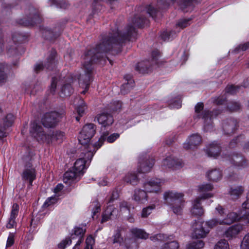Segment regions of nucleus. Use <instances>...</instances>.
Wrapping results in <instances>:
<instances>
[{
	"mask_svg": "<svg viewBox=\"0 0 249 249\" xmlns=\"http://www.w3.org/2000/svg\"><path fill=\"white\" fill-rule=\"evenodd\" d=\"M96 132V125L93 124H85L79 133L78 140L83 145L89 144L91 139L93 137Z\"/></svg>",
	"mask_w": 249,
	"mask_h": 249,
	"instance_id": "7",
	"label": "nucleus"
},
{
	"mask_svg": "<svg viewBox=\"0 0 249 249\" xmlns=\"http://www.w3.org/2000/svg\"><path fill=\"white\" fill-rule=\"evenodd\" d=\"M191 20V19L190 18L180 19L176 24V27H178L180 29L185 28L190 24Z\"/></svg>",
	"mask_w": 249,
	"mask_h": 249,
	"instance_id": "45",
	"label": "nucleus"
},
{
	"mask_svg": "<svg viewBox=\"0 0 249 249\" xmlns=\"http://www.w3.org/2000/svg\"><path fill=\"white\" fill-rule=\"evenodd\" d=\"M65 139V133L60 131H50L47 133V138L46 142L47 143H53L56 142L61 143Z\"/></svg>",
	"mask_w": 249,
	"mask_h": 249,
	"instance_id": "19",
	"label": "nucleus"
},
{
	"mask_svg": "<svg viewBox=\"0 0 249 249\" xmlns=\"http://www.w3.org/2000/svg\"><path fill=\"white\" fill-rule=\"evenodd\" d=\"M125 244L127 249H137L138 248V244L134 239L125 240Z\"/></svg>",
	"mask_w": 249,
	"mask_h": 249,
	"instance_id": "50",
	"label": "nucleus"
},
{
	"mask_svg": "<svg viewBox=\"0 0 249 249\" xmlns=\"http://www.w3.org/2000/svg\"><path fill=\"white\" fill-rule=\"evenodd\" d=\"M203 222L199 221H195L192 227L193 228V236L196 238H201L206 236L209 232L208 229H205L203 227Z\"/></svg>",
	"mask_w": 249,
	"mask_h": 249,
	"instance_id": "15",
	"label": "nucleus"
},
{
	"mask_svg": "<svg viewBox=\"0 0 249 249\" xmlns=\"http://www.w3.org/2000/svg\"><path fill=\"white\" fill-rule=\"evenodd\" d=\"M242 249H249V233L244 237L241 245Z\"/></svg>",
	"mask_w": 249,
	"mask_h": 249,
	"instance_id": "57",
	"label": "nucleus"
},
{
	"mask_svg": "<svg viewBox=\"0 0 249 249\" xmlns=\"http://www.w3.org/2000/svg\"><path fill=\"white\" fill-rule=\"evenodd\" d=\"M176 35L174 31H164L161 33L160 36L161 38L164 41H169L172 39L174 36Z\"/></svg>",
	"mask_w": 249,
	"mask_h": 249,
	"instance_id": "42",
	"label": "nucleus"
},
{
	"mask_svg": "<svg viewBox=\"0 0 249 249\" xmlns=\"http://www.w3.org/2000/svg\"><path fill=\"white\" fill-rule=\"evenodd\" d=\"M15 119L14 116L12 114H8L3 119V123L0 124L1 128L6 130L11 127Z\"/></svg>",
	"mask_w": 249,
	"mask_h": 249,
	"instance_id": "36",
	"label": "nucleus"
},
{
	"mask_svg": "<svg viewBox=\"0 0 249 249\" xmlns=\"http://www.w3.org/2000/svg\"><path fill=\"white\" fill-rule=\"evenodd\" d=\"M243 227L240 224H235L230 227L224 232V235L229 239L235 237L242 230Z\"/></svg>",
	"mask_w": 249,
	"mask_h": 249,
	"instance_id": "22",
	"label": "nucleus"
},
{
	"mask_svg": "<svg viewBox=\"0 0 249 249\" xmlns=\"http://www.w3.org/2000/svg\"><path fill=\"white\" fill-rule=\"evenodd\" d=\"M89 163L86 162L85 159L80 158L74 163V167L72 169L79 173L80 175L83 174L84 170L87 168Z\"/></svg>",
	"mask_w": 249,
	"mask_h": 249,
	"instance_id": "32",
	"label": "nucleus"
},
{
	"mask_svg": "<svg viewBox=\"0 0 249 249\" xmlns=\"http://www.w3.org/2000/svg\"><path fill=\"white\" fill-rule=\"evenodd\" d=\"M165 238H166V236L161 233L157 234L150 237L151 240L154 242L163 241L165 240Z\"/></svg>",
	"mask_w": 249,
	"mask_h": 249,
	"instance_id": "62",
	"label": "nucleus"
},
{
	"mask_svg": "<svg viewBox=\"0 0 249 249\" xmlns=\"http://www.w3.org/2000/svg\"><path fill=\"white\" fill-rule=\"evenodd\" d=\"M133 88H131V85L129 84L124 83L121 86V93L124 95L128 93Z\"/></svg>",
	"mask_w": 249,
	"mask_h": 249,
	"instance_id": "59",
	"label": "nucleus"
},
{
	"mask_svg": "<svg viewBox=\"0 0 249 249\" xmlns=\"http://www.w3.org/2000/svg\"><path fill=\"white\" fill-rule=\"evenodd\" d=\"M131 233L136 237L141 239H147L148 237V234L142 229L136 228H132L130 230Z\"/></svg>",
	"mask_w": 249,
	"mask_h": 249,
	"instance_id": "37",
	"label": "nucleus"
},
{
	"mask_svg": "<svg viewBox=\"0 0 249 249\" xmlns=\"http://www.w3.org/2000/svg\"><path fill=\"white\" fill-rule=\"evenodd\" d=\"M175 0H158L157 6L159 9H164L174 2Z\"/></svg>",
	"mask_w": 249,
	"mask_h": 249,
	"instance_id": "43",
	"label": "nucleus"
},
{
	"mask_svg": "<svg viewBox=\"0 0 249 249\" xmlns=\"http://www.w3.org/2000/svg\"><path fill=\"white\" fill-rule=\"evenodd\" d=\"M94 243V239L90 235L88 236L86 240V246L84 249H92V245Z\"/></svg>",
	"mask_w": 249,
	"mask_h": 249,
	"instance_id": "61",
	"label": "nucleus"
},
{
	"mask_svg": "<svg viewBox=\"0 0 249 249\" xmlns=\"http://www.w3.org/2000/svg\"><path fill=\"white\" fill-rule=\"evenodd\" d=\"M98 123L104 126L111 125L113 122L112 116L107 113H102L97 117Z\"/></svg>",
	"mask_w": 249,
	"mask_h": 249,
	"instance_id": "29",
	"label": "nucleus"
},
{
	"mask_svg": "<svg viewBox=\"0 0 249 249\" xmlns=\"http://www.w3.org/2000/svg\"><path fill=\"white\" fill-rule=\"evenodd\" d=\"M52 4L55 5L57 7L65 9L68 4L64 0H51Z\"/></svg>",
	"mask_w": 249,
	"mask_h": 249,
	"instance_id": "51",
	"label": "nucleus"
},
{
	"mask_svg": "<svg viewBox=\"0 0 249 249\" xmlns=\"http://www.w3.org/2000/svg\"><path fill=\"white\" fill-rule=\"evenodd\" d=\"M201 0H180L178 3L181 10L184 12L192 10L194 6L201 1Z\"/></svg>",
	"mask_w": 249,
	"mask_h": 249,
	"instance_id": "24",
	"label": "nucleus"
},
{
	"mask_svg": "<svg viewBox=\"0 0 249 249\" xmlns=\"http://www.w3.org/2000/svg\"><path fill=\"white\" fill-rule=\"evenodd\" d=\"M249 48V42L245 43L244 44H240L236 48L229 52H231L232 53H238L241 52H244Z\"/></svg>",
	"mask_w": 249,
	"mask_h": 249,
	"instance_id": "40",
	"label": "nucleus"
},
{
	"mask_svg": "<svg viewBox=\"0 0 249 249\" xmlns=\"http://www.w3.org/2000/svg\"><path fill=\"white\" fill-rule=\"evenodd\" d=\"M198 191L199 193H201L200 197V199H206L213 196V194L208 192L212 191L213 189V186L211 183H205L199 185L198 186Z\"/></svg>",
	"mask_w": 249,
	"mask_h": 249,
	"instance_id": "21",
	"label": "nucleus"
},
{
	"mask_svg": "<svg viewBox=\"0 0 249 249\" xmlns=\"http://www.w3.org/2000/svg\"><path fill=\"white\" fill-rule=\"evenodd\" d=\"M135 69L139 73L145 74L152 71V65L151 63H137Z\"/></svg>",
	"mask_w": 249,
	"mask_h": 249,
	"instance_id": "34",
	"label": "nucleus"
},
{
	"mask_svg": "<svg viewBox=\"0 0 249 249\" xmlns=\"http://www.w3.org/2000/svg\"><path fill=\"white\" fill-rule=\"evenodd\" d=\"M4 68L1 64H0V86L4 84L6 80V75L4 72Z\"/></svg>",
	"mask_w": 249,
	"mask_h": 249,
	"instance_id": "63",
	"label": "nucleus"
},
{
	"mask_svg": "<svg viewBox=\"0 0 249 249\" xmlns=\"http://www.w3.org/2000/svg\"><path fill=\"white\" fill-rule=\"evenodd\" d=\"M59 116L55 111L46 113L42 119V124L46 127H53L58 122Z\"/></svg>",
	"mask_w": 249,
	"mask_h": 249,
	"instance_id": "11",
	"label": "nucleus"
},
{
	"mask_svg": "<svg viewBox=\"0 0 249 249\" xmlns=\"http://www.w3.org/2000/svg\"><path fill=\"white\" fill-rule=\"evenodd\" d=\"M138 170L139 173H145L150 172L154 164V160L152 158H140Z\"/></svg>",
	"mask_w": 249,
	"mask_h": 249,
	"instance_id": "13",
	"label": "nucleus"
},
{
	"mask_svg": "<svg viewBox=\"0 0 249 249\" xmlns=\"http://www.w3.org/2000/svg\"><path fill=\"white\" fill-rule=\"evenodd\" d=\"M204 243L202 240H197L190 245L189 249H200L203 248Z\"/></svg>",
	"mask_w": 249,
	"mask_h": 249,
	"instance_id": "53",
	"label": "nucleus"
},
{
	"mask_svg": "<svg viewBox=\"0 0 249 249\" xmlns=\"http://www.w3.org/2000/svg\"><path fill=\"white\" fill-rule=\"evenodd\" d=\"M91 146L92 145L90 144H88L87 147L85 145L84 146L83 152L81 154V158H83L84 160L85 159L87 163H88V162L89 161V162H90L94 154L96 152V150L94 148L93 151L89 150Z\"/></svg>",
	"mask_w": 249,
	"mask_h": 249,
	"instance_id": "33",
	"label": "nucleus"
},
{
	"mask_svg": "<svg viewBox=\"0 0 249 249\" xmlns=\"http://www.w3.org/2000/svg\"><path fill=\"white\" fill-rule=\"evenodd\" d=\"M183 194L174 192H167L164 194V199L166 203L172 206L173 212L180 214L184 206Z\"/></svg>",
	"mask_w": 249,
	"mask_h": 249,
	"instance_id": "4",
	"label": "nucleus"
},
{
	"mask_svg": "<svg viewBox=\"0 0 249 249\" xmlns=\"http://www.w3.org/2000/svg\"><path fill=\"white\" fill-rule=\"evenodd\" d=\"M61 32L62 29L61 28H55L53 30L46 28L44 30L43 34L47 39L52 40L59 36Z\"/></svg>",
	"mask_w": 249,
	"mask_h": 249,
	"instance_id": "25",
	"label": "nucleus"
},
{
	"mask_svg": "<svg viewBox=\"0 0 249 249\" xmlns=\"http://www.w3.org/2000/svg\"><path fill=\"white\" fill-rule=\"evenodd\" d=\"M242 87V86H228L226 87L225 90L227 93H230L231 94H234L237 92H238L240 90Z\"/></svg>",
	"mask_w": 249,
	"mask_h": 249,
	"instance_id": "47",
	"label": "nucleus"
},
{
	"mask_svg": "<svg viewBox=\"0 0 249 249\" xmlns=\"http://www.w3.org/2000/svg\"><path fill=\"white\" fill-rule=\"evenodd\" d=\"M80 175L76 172L74 169H71L63 175V182L69 185H72L80 179Z\"/></svg>",
	"mask_w": 249,
	"mask_h": 249,
	"instance_id": "16",
	"label": "nucleus"
},
{
	"mask_svg": "<svg viewBox=\"0 0 249 249\" xmlns=\"http://www.w3.org/2000/svg\"><path fill=\"white\" fill-rule=\"evenodd\" d=\"M204 105L203 103H198L195 106V112L197 114V117L202 118L204 120V129L205 131H211L213 129L212 118L213 112L209 110H204L201 113L200 112L203 109Z\"/></svg>",
	"mask_w": 249,
	"mask_h": 249,
	"instance_id": "6",
	"label": "nucleus"
},
{
	"mask_svg": "<svg viewBox=\"0 0 249 249\" xmlns=\"http://www.w3.org/2000/svg\"><path fill=\"white\" fill-rule=\"evenodd\" d=\"M145 12L154 19L156 18L158 15H160V11L152 6L151 5L147 6L145 8Z\"/></svg>",
	"mask_w": 249,
	"mask_h": 249,
	"instance_id": "41",
	"label": "nucleus"
},
{
	"mask_svg": "<svg viewBox=\"0 0 249 249\" xmlns=\"http://www.w3.org/2000/svg\"><path fill=\"white\" fill-rule=\"evenodd\" d=\"M202 142V138L198 134L191 135L183 144L185 149H193L199 145Z\"/></svg>",
	"mask_w": 249,
	"mask_h": 249,
	"instance_id": "17",
	"label": "nucleus"
},
{
	"mask_svg": "<svg viewBox=\"0 0 249 249\" xmlns=\"http://www.w3.org/2000/svg\"><path fill=\"white\" fill-rule=\"evenodd\" d=\"M227 108L231 111H236L241 108V105L236 102H231L227 105Z\"/></svg>",
	"mask_w": 249,
	"mask_h": 249,
	"instance_id": "49",
	"label": "nucleus"
},
{
	"mask_svg": "<svg viewBox=\"0 0 249 249\" xmlns=\"http://www.w3.org/2000/svg\"><path fill=\"white\" fill-rule=\"evenodd\" d=\"M244 191V187L237 186L231 187L229 193L231 199L236 200L241 196Z\"/></svg>",
	"mask_w": 249,
	"mask_h": 249,
	"instance_id": "31",
	"label": "nucleus"
},
{
	"mask_svg": "<svg viewBox=\"0 0 249 249\" xmlns=\"http://www.w3.org/2000/svg\"><path fill=\"white\" fill-rule=\"evenodd\" d=\"M206 177L210 181L216 182L221 178L222 173L219 169H214L207 172Z\"/></svg>",
	"mask_w": 249,
	"mask_h": 249,
	"instance_id": "35",
	"label": "nucleus"
},
{
	"mask_svg": "<svg viewBox=\"0 0 249 249\" xmlns=\"http://www.w3.org/2000/svg\"><path fill=\"white\" fill-rule=\"evenodd\" d=\"M200 198H196L193 202V206L191 210L192 214L196 216H201L203 213V209L201 206Z\"/></svg>",
	"mask_w": 249,
	"mask_h": 249,
	"instance_id": "30",
	"label": "nucleus"
},
{
	"mask_svg": "<svg viewBox=\"0 0 249 249\" xmlns=\"http://www.w3.org/2000/svg\"><path fill=\"white\" fill-rule=\"evenodd\" d=\"M118 211L112 206L109 205L102 215V223L105 222L109 219L115 218Z\"/></svg>",
	"mask_w": 249,
	"mask_h": 249,
	"instance_id": "23",
	"label": "nucleus"
},
{
	"mask_svg": "<svg viewBox=\"0 0 249 249\" xmlns=\"http://www.w3.org/2000/svg\"><path fill=\"white\" fill-rule=\"evenodd\" d=\"M123 242V238L121 236L120 230H117L113 236V243H119L121 245Z\"/></svg>",
	"mask_w": 249,
	"mask_h": 249,
	"instance_id": "54",
	"label": "nucleus"
},
{
	"mask_svg": "<svg viewBox=\"0 0 249 249\" xmlns=\"http://www.w3.org/2000/svg\"><path fill=\"white\" fill-rule=\"evenodd\" d=\"M124 181L133 185H136L138 182V178L135 173H128L124 177Z\"/></svg>",
	"mask_w": 249,
	"mask_h": 249,
	"instance_id": "38",
	"label": "nucleus"
},
{
	"mask_svg": "<svg viewBox=\"0 0 249 249\" xmlns=\"http://www.w3.org/2000/svg\"><path fill=\"white\" fill-rule=\"evenodd\" d=\"M163 182L160 178H152L143 183L144 190L136 189L133 199L139 203H144L148 200L147 193H157L160 191Z\"/></svg>",
	"mask_w": 249,
	"mask_h": 249,
	"instance_id": "3",
	"label": "nucleus"
},
{
	"mask_svg": "<svg viewBox=\"0 0 249 249\" xmlns=\"http://www.w3.org/2000/svg\"><path fill=\"white\" fill-rule=\"evenodd\" d=\"M83 70L84 73L80 74L78 79L80 87L84 89L81 93L85 94L88 90L89 85L92 81L94 71L92 63H84Z\"/></svg>",
	"mask_w": 249,
	"mask_h": 249,
	"instance_id": "5",
	"label": "nucleus"
},
{
	"mask_svg": "<svg viewBox=\"0 0 249 249\" xmlns=\"http://www.w3.org/2000/svg\"><path fill=\"white\" fill-rule=\"evenodd\" d=\"M57 82V79L56 77H53L50 87V92L53 94L54 93L56 88Z\"/></svg>",
	"mask_w": 249,
	"mask_h": 249,
	"instance_id": "64",
	"label": "nucleus"
},
{
	"mask_svg": "<svg viewBox=\"0 0 249 249\" xmlns=\"http://www.w3.org/2000/svg\"><path fill=\"white\" fill-rule=\"evenodd\" d=\"M46 62H53L58 61L57 55L55 50L52 49L46 55Z\"/></svg>",
	"mask_w": 249,
	"mask_h": 249,
	"instance_id": "39",
	"label": "nucleus"
},
{
	"mask_svg": "<svg viewBox=\"0 0 249 249\" xmlns=\"http://www.w3.org/2000/svg\"><path fill=\"white\" fill-rule=\"evenodd\" d=\"M228 160L232 164L238 167H244L246 163L244 157L242 155L237 153H234L229 156Z\"/></svg>",
	"mask_w": 249,
	"mask_h": 249,
	"instance_id": "26",
	"label": "nucleus"
},
{
	"mask_svg": "<svg viewBox=\"0 0 249 249\" xmlns=\"http://www.w3.org/2000/svg\"><path fill=\"white\" fill-rule=\"evenodd\" d=\"M245 139V138L243 135H240L238 136L237 137L233 139L229 143V146L230 148H234L236 146V145L242 143L243 142V140Z\"/></svg>",
	"mask_w": 249,
	"mask_h": 249,
	"instance_id": "44",
	"label": "nucleus"
},
{
	"mask_svg": "<svg viewBox=\"0 0 249 249\" xmlns=\"http://www.w3.org/2000/svg\"><path fill=\"white\" fill-rule=\"evenodd\" d=\"M64 78L66 83L62 87L61 96H70L73 92V89L71 86L73 80L70 75H68Z\"/></svg>",
	"mask_w": 249,
	"mask_h": 249,
	"instance_id": "20",
	"label": "nucleus"
},
{
	"mask_svg": "<svg viewBox=\"0 0 249 249\" xmlns=\"http://www.w3.org/2000/svg\"><path fill=\"white\" fill-rule=\"evenodd\" d=\"M81 104L77 107V112L79 116H82L84 113L86 109L87 108L86 104L82 100L81 101Z\"/></svg>",
	"mask_w": 249,
	"mask_h": 249,
	"instance_id": "56",
	"label": "nucleus"
},
{
	"mask_svg": "<svg viewBox=\"0 0 249 249\" xmlns=\"http://www.w3.org/2000/svg\"><path fill=\"white\" fill-rule=\"evenodd\" d=\"M179 244L176 241H173L169 243H165L162 249H178Z\"/></svg>",
	"mask_w": 249,
	"mask_h": 249,
	"instance_id": "52",
	"label": "nucleus"
},
{
	"mask_svg": "<svg viewBox=\"0 0 249 249\" xmlns=\"http://www.w3.org/2000/svg\"><path fill=\"white\" fill-rule=\"evenodd\" d=\"M26 13L28 19L25 20L21 19L19 21L20 24L25 26H33L41 22V18L39 11L34 6H30L28 9L26 10Z\"/></svg>",
	"mask_w": 249,
	"mask_h": 249,
	"instance_id": "8",
	"label": "nucleus"
},
{
	"mask_svg": "<svg viewBox=\"0 0 249 249\" xmlns=\"http://www.w3.org/2000/svg\"><path fill=\"white\" fill-rule=\"evenodd\" d=\"M241 219L240 215L235 212H230L228 213L226 217L221 219V225H230L233 223Z\"/></svg>",
	"mask_w": 249,
	"mask_h": 249,
	"instance_id": "27",
	"label": "nucleus"
},
{
	"mask_svg": "<svg viewBox=\"0 0 249 249\" xmlns=\"http://www.w3.org/2000/svg\"><path fill=\"white\" fill-rule=\"evenodd\" d=\"M144 13V11H142ZM133 25H128L126 27L125 32L121 33L118 29L112 30L111 33L118 39L119 42L122 44L125 41H130L134 39L137 36V32L134 26L138 27H142L145 24L148 23V20L145 17L143 16V13L140 15H136L132 20Z\"/></svg>",
	"mask_w": 249,
	"mask_h": 249,
	"instance_id": "2",
	"label": "nucleus"
},
{
	"mask_svg": "<svg viewBox=\"0 0 249 249\" xmlns=\"http://www.w3.org/2000/svg\"><path fill=\"white\" fill-rule=\"evenodd\" d=\"M155 205L152 204L145 208H144L141 213V216L143 218L147 217L151 213L152 211L155 209Z\"/></svg>",
	"mask_w": 249,
	"mask_h": 249,
	"instance_id": "46",
	"label": "nucleus"
},
{
	"mask_svg": "<svg viewBox=\"0 0 249 249\" xmlns=\"http://www.w3.org/2000/svg\"><path fill=\"white\" fill-rule=\"evenodd\" d=\"M238 127V124L234 119H228L224 120L222 123V129L225 135H230L233 134Z\"/></svg>",
	"mask_w": 249,
	"mask_h": 249,
	"instance_id": "12",
	"label": "nucleus"
},
{
	"mask_svg": "<svg viewBox=\"0 0 249 249\" xmlns=\"http://www.w3.org/2000/svg\"><path fill=\"white\" fill-rule=\"evenodd\" d=\"M220 152V146L215 142L209 145L206 149V153L208 157L216 158Z\"/></svg>",
	"mask_w": 249,
	"mask_h": 249,
	"instance_id": "28",
	"label": "nucleus"
},
{
	"mask_svg": "<svg viewBox=\"0 0 249 249\" xmlns=\"http://www.w3.org/2000/svg\"><path fill=\"white\" fill-rule=\"evenodd\" d=\"M214 249H230L229 243L227 240L222 239L217 243Z\"/></svg>",
	"mask_w": 249,
	"mask_h": 249,
	"instance_id": "48",
	"label": "nucleus"
},
{
	"mask_svg": "<svg viewBox=\"0 0 249 249\" xmlns=\"http://www.w3.org/2000/svg\"><path fill=\"white\" fill-rule=\"evenodd\" d=\"M30 132L32 136L36 138L38 142H46L47 134L45 133L41 125L35 122L31 124Z\"/></svg>",
	"mask_w": 249,
	"mask_h": 249,
	"instance_id": "10",
	"label": "nucleus"
},
{
	"mask_svg": "<svg viewBox=\"0 0 249 249\" xmlns=\"http://www.w3.org/2000/svg\"><path fill=\"white\" fill-rule=\"evenodd\" d=\"M182 162L181 160L175 159L174 157L169 156L162 161V166L165 168L176 169L182 167Z\"/></svg>",
	"mask_w": 249,
	"mask_h": 249,
	"instance_id": "18",
	"label": "nucleus"
},
{
	"mask_svg": "<svg viewBox=\"0 0 249 249\" xmlns=\"http://www.w3.org/2000/svg\"><path fill=\"white\" fill-rule=\"evenodd\" d=\"M122 45L118 39L111 32L104 35L101 40L95 48L85 53L83 56L84 62H97V61H99V62H106L107 61L112 62L107 56V53L113 49L117 51H120Z\"/></svg>",
	"mask_w": 249,
	"mask_h": 249,
	"instance_id": "1",
	"label": "nucleus"
},
{
	"mask_svg": "<svg viewBox=\"0 0 249 249\" xmlns=\"http://www.w3.org/2000/svg\"><path fill=\"white\" fill-rule=\"evenodd\" d=\"M220 220V219H212L206 222L205 224L209 228L212 229L218 225H221Z\"/></svg>",
	"mask_w": 249,
	"mask_h": 249,
	"instance_id": "55",
	"label": "nucleus"
},
{
	"mask_svg": "<svg viewBox=\"0 0 249 249\" xmlns=\"http://www.w3.org/2000/svg\"><path fill=\"white\" fill-rule=\"evenodd\" d=\"M36 174L35 169L30 164H28L26 165L25 169L21 174L22 179L28 182L29 186H32L33 181L36 178Z\"/></svg>",
	"mask_w": 249,
	"mask_h": 249,
	"instance_id": "14",
	"label": "nucleus"
},
{
	"mask_svg": "<svg viewBox=\"0 0 249 249\" xmlns=\"http://www.w3.org/2000/svg\"><path fill=\"white\" fill-rule=\"evenodd\" d=\"M85 231V229H84L79 227H74L71 234V239L66 238L58 244V248L61 249H64L67 246L71 244V239H77L78 241L80 240L81 242H83Z\"/></svg>",
	"mask_w": 249,
	"mask_h": 249,
	"instance_id": "9",
	"label": "nucleus"
},
{
	"mask_svg": "<svg viewBox=\"0 0 249 249\" xmlns=\"http://www.w3.org/2000/svg\"><path fill=\"white\" fill-rule=\"evenodd\" d=\"M18 211L19 206L17 203H14L12 206L10 217L16 218L18 215Z\"/></svg>",
	"mask_w": 249,
	"mask_h": 249,
	"instance_id": "60",
	"label": "nucleus"
},
{
	"mask_svg": "<svg viewBox=\"0 0 249 249\" xmlns=\"http://www.w3.org/2000/svg\"><path fill=\"white\" fill-rule=\"evenodd\" d=\"M161 56L160 53L158 50L153 51L151 53V61L157 62L160 61Z\"/></svg>",
	"mask_w": 249,
	"mask_h": 249,
	"instance_id": "58",
	"label": "nucleus"
}]
</instances>
